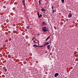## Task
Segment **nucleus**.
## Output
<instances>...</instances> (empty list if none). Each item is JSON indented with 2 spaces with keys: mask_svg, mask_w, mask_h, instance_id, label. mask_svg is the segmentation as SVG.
Listing matches in <instances>:
<instances>
[{
  "mask_svg": "<svg viewBox=\"0 0 78 78\" xmlns=\"http://www.w3.org/2000/svg\"><path fill=\"white\" fill-rule=\"evenodd\" d=\"M47 28V27H42V31H44V32H46V31H48L50 30V29H49V28Z\"/></svg>",
  "mask_w": 78,
  "mask_h": 78,
  "instance_id": "obj_1",
  "label": "nucleus"
},
{
  "mask_svg": "<svg viewBox=\"0 0 78 78\" xmlns=\"http://www.w3.org/2000/svg\"><path fill=\"white\" fill-rule=\"evenodd\" d=\"M68 18H71V17H72V13H69L68 15Z\"/></svg>",
  "mask_w": 78,
  "mask_h": 78,
  "instance_id": "obj_2",
  "label": "nucleus"
},
{
  "mask_svg": "<svg viewBox=\"0 0 78 78\" xmlns=\"http://www.w3.org/2000/svg\"><path fill=\"white\" fill-rule=\"evenodd\" d=\"M58 75H59V74L58 73H57L55 74L54 75V76L55 77H57V76H58Z\"/></svg>",
  "mask_w": 78,
  "mask_h": 78,
  "instance_id": "obj_3",
  "label": "nucleus"
},
{
  "mask_svg": "<svg viewBox=\"0 0 78 78\" xmlns=\"http://www.w3.org/2000/svg\"><path fill=\"white\" fill-rule=\"evenodd\" d=\"M41 11H42L43 12H44L45 11V10L43 8L41 9Z\"/></svg>",
  "mask_w": 78,
  "mask_h": 78,
  "instance_id": "obj_4",
  "label": "nucleus"
},
{
  "mask_svg": "<svg viewBox=\"0 0 78 78\" xmlns=\"http://www.w3.org/2000/svg\"><path fill=\"white\" fill-rule=\"evenodd\" d=\"M42 25H46V23L44 22H42Z\"/></svg>",
  "mask_w": 78,
  "mask_h": 78,
  "instance_id": "obj_5",
  "label": "nucleus"
},
{
  "mask_svg": "<svg viewBox=\"0 0 78 78\" xmlns=\"http://www.w3.org/2000/svg\"><path fill=\"white\" fill-rule=\"evenodd\" d=\"M50 45H48L47 46L48 49H50Z\"/></svg>",
  "mask_w": 78,
  "mask_h": 78,
  "instance_id": "obj_6",
  "label": "nucleus"
},
{
  "mask_svg": "<svg viewBox=\"0 0 78 78\" xmlns=\"http://www.w3.org/2000/svg\"><path fill=\"white\" fill-rule=\"evenodd\" d=\"M30 26H29L26 27V28L27 29H29V28H30Z\"/></svg>",
  "mask_w": 78,
  "mask_h": 78,
  "instance_id": "obj_7",
  "label": "nucleus"
},
{
  "mask_svg": "<svg viewBox=\"0 0 78 78\" xmlns=\"http://www.w3.org/2000/svg\"><path fill=\"white\" fill-rule=\"evenodd\" d=\"M22 2H23V5L25 6V0H23V1H22Z\"/></svg>",
  "mask_w": 78,
  "mask_h": 78,
  "instance_id": "obj_8",
  "label": "nucleus"
},
{
  "mask_svg": "<svg viewBox=\"0 0 78 78\" xmlns=\"http://www.w3.org/2000/svg\"><path fill=\"white\" fill-rule=\"evenodd\" d=\"M49 37H50V36H49L46 39V41H47L48 39H49Z\"/></svg>",
  "mask_w": 78,
  "mask_h": 78,
  "instance_id": "obj_9",
  "label": "nucleus"
},
{
  "mask_svg": "<svg viewBox=\"0 0 78 78\" xmlns=\"http://www.w3.org/2000/svg\"><path fill=\"white\" fill-rule=\"evenodd\" d=\"M33 47H37V45L34 44L33 45Z\"/></svg>",
  "mask_w": 78,
  "mask_h": 78,
  "instance_id": "obj_10",
  "label": "nucleus"
},
{
  "mask_svg": "<svg viewBox=\"0 0 78 78\" xmlns=\"http://www.w3.org/2000/svg\"><path fill=\"white\" fill-rule=\"evenodd\" d=\"M42 15L41 14L40 15V16L39 15V16H38V17L39 18H40L41 17H42Z\"/></svg>",
  "mask_w": 78,
  "mask_h": 78,
  "instance_id": "obj_11",
  "label": "nucleus"
},
{
  "mask_svg": "<svg viewBox=\"0 0 78 78\" xmlns=\"http://www.w3.org/2000/svg\"><path fill=\"white\" fill-rule=\"evenodd\" d=\"M62 2V3H64V0H61Z\"/></svg>",
  "mask_w": 78,
  "mask_h": 78,
  "instance_id": "obj_12",
  "label": "nucleus"
},
{
  "mask_svg": "<svg viewBox=\"0 0 78 78\" xmlns=\"http://www.w3.org/2000/svg\"><path fill=\"white\" fill-rule=\"evenodd\" d=\"M46 45H47L46 44V43H44V45L43 46L44 47H45Z\"/></svg>",
  "mask_w": 78,
  "mask_h": 78,
  "instance_id": "obj_13",
  "label": "nucleus"
},
{
  "mask_svg": "<svg viewBox=\"0 0 78 78\" xmlns=\"http://www.w3.org/2000/svg\"><path fill=\"white\" fill-rule=\"evenodd\" d=\"M51 8L52 9H54V6H51Z\"/></svg>",
  "mask_w": 78,
  "mask_h": 78,
  "instance_id": "obj_14",
  "label": "nucleus"
},
{
  "mask_svg": "<svg viewBox=\"0 0 78 78\" xmlns=\"http://www.w3.org/2000/svg\"><path fill=\"white\" fill-rule=\"evenodd\" d=\"M46 43V44L47 45H48L49 44V43Z\"/></svg>",
  "mask_w": 78,
  "mask_h": 78,
  "instance_id": "obj_15",
  "label": "nucleus"
},
{
  "mask_svg": "<svg viewBox=\"0 0 78 78\" xmlns=\"http://www.w3.org/2000/svg\"><path fill=\"white\" fill-rule=\"evenodd\" d=\"M39 5H41V1H39Z\"/></svg>",
  "mask_w": 78,
  "mask_h": 78,
  "instance_id": "obj_16",
  "label": "nucleus"
},
{
  "mask_svg": "<svg viewBox=\"0 0 78 78\" xmlns=\"http://www.w3.org/2000/svg\"><path fill=\"white\" fill-rule=\"evenodd\" d=\"M3 69L4 70H6V67H3Z\"/></svg>",
  "mask_w": 78,
  "mask_h": 78,
  "instance_id": "obj_17",
  "label": "nucleus"
},
{
  "mask_svg": "<svg viewBox=\"0 0 78 78\" xmlns=\"http://www.w3.org/2000/svg\"><path fill=\"white\" fill-rule=\"evenodd\" d=\"M39 35H40V34H37V37H39Z\"/></svg>",
  "mask_w": 78,
  "mask_h": 78,
  "instance_id": "obj_18",
  "label": "nucleus"
},
{
  "mask_svg": "<svg viewBox=\"0 0 78 78\" xmlns=\"http://www.w3.org/2000/svg\"><path fill=\"white\" fill-rule=\"evenodd\" d=\"M52 11V13H53L54 12H55V11H54V10H53Z\"/></svg>",
  "mask_w": 78,
  "mask_h": 78,
  "instance_id": "obj_19",
  "label": "nucleus"
},
{
  "mask_svg": "<svg viewBox=\"0 0 78 78\" xmlns=\"http://www.w3.org/2000/svg\"><path fill=\"white\" fill-rule=\"evenodd\" d=\"M37 13L38 16H39V12H38Z\"/></svg>",
  "mask_w": 78,
  "mask_h": 78,
  "instance_id": "obj_20",
  "label": "nucleus"
},
{
  "mask_svg": "<svg viewBox=\"0 0 78 78\" xmlns=\"http://www.w3.org/2000/svg\"><path fill=\"white\" fill-rule=\"evenodd\" d=\"M43 47H44V45L40 46V47H41V48Z\"/></svg>",
  "mask_w": 78,
  "mask_h": 78,
  "instance_id": "obj_21",
  "label": "nucleus"
},
{
  "mask_svg": "<svg viewBox=\"0 0 78 78\" xmlns=\"http://www.w3.org/2000/svg\"><path fill=\"white\" fill-rule=\"evenodd\" d=\"M34 38H33L32 39V41H33L34 40Z\"/></svg>",
  "mask_w": 78,
  "mask_h": 78,
  "instance_id": "obj_22",
  "label": "nucleus"
},
{
  "mask_svg": "<svg viewBox=\"0 0 78 78\" xmlns=\"http://www.w3.org/2000/svg\"><path fill=\"white\" fill-rule=\"evenodd\" d=\"M35 43H36V42L35 41H33Z\"/></svg>",
  "mask_w": 78,
  "mask_h": 78,
  "instance_id": "obj_23",
  "label": "nucleus"
},
{
  "mask_svg": "<svg viewBox=\"0 0 78 78\" xmlns=\"http://www.w3.org/2000/svg\"><path fill=\"white\" fill-rule=\"evenodd\" d=\"M45 53H47V51H45Z\"/></svg>",
  "mask_w": 78,
  "mask_h": 78,
  "instance_id": "obj_24",
  "label": "nucleus"
},
{
  "mask_svg": "<svg viewBox=\"0 0 78 78\" xmlns=\"http://www.w3.org/2000/svg\"><path fill=\"white\" fill-rule=\"evenodd\" d=\"M41 46H37V47H41Z\"/></svg>",
  "mask_w": 78,
  "mask_h": 78,
  "instance_id": "obj_25",
  "label": "nucleus"
},
{
  "mask_svg": "<svg viewBox=\"0 0 78 78\" xmlns=\"http://www.w3.org/2000/svg\"><path fill=\"white\" fill-rule=\"evenodd\" d=\"M51 41L50 42V43H51Z\"/></svg>",
  "mask_w": 78,
  "mask_h": 78,
  "instance_id": "obj_26",
  "label": "nucleus"
},
{
  "mask_svg": "<svg viewBox=\"0 0 78 78\" xmlns=\"http://www.w3.org/2000/svg\"><path fill=\"white\" fill-rule=\"evenodd\" d=\"M39 1H41V0H39Z\"/></svg>",
  "mask_w": 78,
  "mask_h": 78,
  "instance_id": "obj_27",
  "label": "nucleus"
}]
</instances>
